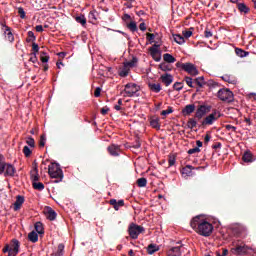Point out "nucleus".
Returning a JSON list of instances; mask_svg holds the SVG:
<instances>
[{
    "instance_id": "44",
    "label": "nucleus",
    "mask_w": 256,
    "mask_h": 256,
    "mask_svg": "<svg viewBox=\"0 0 256 256\" xmlns=\"http://www.w3.org/2000/svg\"><path fill=\"white\" fill-rule=\"evenodd\" d=\"M95 13H97V11L93 10L88 14V18L91 23H95V21H97V17L95 16Z\"/></svg>"
},
{
    "instance_id": "35",
    "label": "nucleus",
    "mask_w": 256,
    "mask_h": 256,
    "mask_svg": "<svg viewBox=\"0 0 256 256\" xmlns=\"http://www.w3.org/2000/svg\"><path fill=\"white\" fill-rule=\"evenodd\" d=\"M150 125L153 129H161V124H159V118H151Z\"/></svg>"
},
{
    "instance_id": "8",
    "label": "nucleus",
    "mask_w": 256,
    "mask_h": 256,
    "mask_svg": "<svg viewBox=\"0 0 256 256\" xmlns=\"http://www.w3.org/2000/svg\"><path fill=\"white\" fill-rule=\"evenodd\" d=\"M231 254L236 256L247 255L251 251V247L247 246L245 243L236 244L234 248H231Z\"/></svg>"
},
{
    "instance_id": "29",
    "label": "nucleus",
    "mask_w": 256,
    "mask_h": 256,
    "mask_svg": "<svg viewBox=\"0 0 256 256\" xmlns=\"http://www.w3.org/2000/svg\"><path fill=\"white\" fill-rule=\"evenodd\" d=\"M120 77H127L129 75V68L123 63V67L118 72Z\"/></svg>"
},
{
    "instance_id": "52",
    "label": "nucleus",
    "mask_w": 256,
    "mask_h": 256,
    "mask_svg": "<svg viewBox=\"0 0 256 256\" xmlns=\"http://www.w3.org/2000/svg\"><path fill=\"white\" fill-rule=\"evenodd\" d=\"M195 153H201V149L199 147H195L188 150V155H195Z\"/></svg>"
},
{
    "instance_id": "1",
    "label": "nucleus",
    "mask_w": 256,
    "mask_h": 256,
    "mask_svg": "<svg viewBox=\"0 0 256 256\" xmlns=\"http://www.w3.org/2000/svg\"><path fill=\"white\" fill-rule=\"evenodd\" d=\"M190 227L202 237H211L213 233V224L203 219L201 216H195L190 222Z\"/></svg>"
},
{
    "instance_id": "32",
    "label": "nucleus",
    "mask_w": 256,
    "mask_h": 256,
    "mask_svg": "<svg viewBox=\"0 0 256 256\" xmlns=\"http://www.w3.org/2000/svg\"><path fill=\"white\" fill-rule=\"evenodd\" d=\"M75 21L80 23L82 27L87 25V18H85V15L76 16Z\"/></svg>"
},
{
    "instance_id": "48",
    "label": "nucleus",
    "mask_w": 256,
    "mask_h": 256,
    "mask_svg": "<svg viewBox=\"0 0 256 256\" xmlns=\"http://www.w3.org/2000/svg\"><path fill=\"white\" fill-rule=\"evenodd\" d=\"M23 153L25 155V157H31V154L33 153L31 151V149L29 148V146H24L23 148Z\"/></svg>"
},
{
    "instance_id": "42",
    "label": "nucleus",
    "mask_w": 256,
    "mask_h": 256,
    "mask_svg": "<svg viewBox=\"0 0 256 256\" xmlns=\"http://www.w3.org/2000/svg\"><path fill=\"white\" fill-rule=\"evenodd\" d=\"M184 81L186 82V84L188 85V87H191L192 89L195 87V85H193V83H195V81L193 82V78L186 76L184 78Z\"/></svg>"
},
{
    "instance_id": "62",
    "label": "nucleus",
    "mask_w": 256,
    "mask_h": 256,
    "mask_svg": "<svg viewBox=\"0 0 256 256\" xmlns=\"http://www.w3.org/2000/svg\"><path fill=\"white\" fill-rule=\"evenodd\" d=\"M211 141V133L207 132L204 138V144L207 145Z\"/></svg>"
},
{
    "instance_id": "23",
    "label": "nucleus",
    "mask_w": 256,
    "mask_h": 256,
    "mask_svg": "<svg viewBox=\"0 0 256 256\" xmlns=\"http://www.w3.org/2000/svg\"><path fill=\"white\" fill-rule=\"evenodd\" d=\"M222 79L223 81H225L226 83H230L231 85H235V83H237V79L232 75L225 74L224 76H222Z\"/></svg>"
},
{
    "instance_id": "59",
    "label": "nucleus",
    "mask_w": 256,
    "mask_h": 256,
    "mask_svg": "<svg viewBox=\"0 0 256 256\" xmlns=\"http://www.w3.org/2000/svg\"><path fill=\"white\" fill-rule=\"evenodd\" d=\"M32 51L37 55V53H39V44L32 42Z\"/></svg>"
},
{
    "instance_id": "49",
    "label": "nucleus",
    "mask_w": 256,
    "mask_h": 256,
    "mask_svg": "<svg viewBox=\"0 0 256 256\" xmlns=\"http://www.w3.org/2000/svg\"><path fill=\"white\" fill-rule=\"evenodd\" d=\"M30 59H29V61L31 62V63H39V59L37 58V54H35V52H32L31 54H30Z\"/></svg>"
},
{
    "instance_id": "53",
    "label": "nucleus",
    "mask_w": 256,
    "mask_h": 256,
    "mask_svg": "<svg viewBox=\"0 0 256 256\" xmlns=\"http://www.w3.org/2000/svg\"><path fill=\"white\" fill-rule=\"evenodd\" d=\"M151 57L154 59V61H156L157 63H159V61H161V53H154V54H150Z\"/></svg>"
},
{
    "instance_id": "28",
    "label": "nucleus",
    "mask_w": 256,
    "mask_h": 256,
    "mask_svg": "<svg viewBox=\"0 0 256 256\" xmlns=\"http://www.w3.org/2000/svg\"><path fill=\"white\" fill-rule=\"evenodd\" d=\"M194 83L200 88L205 87V85H207V82H205V77L203 76L194 79Z\"/></svg>"
},
{
    "instance_id": "2",
    "label": "nucleus",
    "mask_w": 256,
    "mask_h": 256,
    "mask_svg": "<svg viewBox=\"0 0 256 256\" xmlns=\"http://www.w3.org/2000/svg\"><path fill=\"white\" fill-rule=\"evenodd\" d=\"M48 174L51 179H58L55 181V183H61V181H63V170L61 169L59 163L52 162L48 166Z\"/></svg>"
},
{
    "instance_id": "3",
    "label": "nucleus",
    "mask_w": 256,
    "mask_h": 256,
    "mask_svg": "<svg viewBox=\"0 0 256 256\" xmlns=\"http://www.w3.org/2000/svg\"><path fill=\"white\" fill-rule=\"evenodd\" d=\"M176 67L178 69H182V71H185L189 75H192V77L199 75V70H197V66H195V64L191 62H186V63L177 62Z\"/></svg>"
},
{
    "instance_id": "56",
    "label": "nucleus",
    "mask_w": 256,
    "mask_h": 256,
    "mask_svg": "<svg viewBox=\"0 0 256 256\" xmlns=\"http://www.w3.org/2000/svg\"><path fill=\"white\" fill-rule=\"evenodd\" d=\"M204 37H206V39L213 37V32L209 28H206L204 31Z\"/></svg>"
},
{
    "instance_id": "60",
    "label": "nucleus",
    "mask_w": 256,
    "mask_h": 256,
    "mask_svg": "<svg viewBox=\"0 0 256 256\" xmlns=\"http://www.w3.org/2000/svg\"><path fill=\"white\" fill-rule=\"evenodd\" d=\"M146 39H147V41H149L150 43H153V41L155 40V34L147 33V34H146Z\"/></svg>"
},
{
    "instance_id": "22",
    "label": "nucleus",
    "mask_w": 256,
    "mask_h": 256,
    "mask_svg": "<svg viewBox=\"0 0 256 256\" xmlns=\"http://www.w3.org/2000/svg\"><path fill=\"white\" fill-rule=\"evenodd\" d=\"M237 9L240 13H244V15H247L250 11L249 7L245 3H237Z\"/></svg>"
},
{
    "instance_id": "16",
    "label": "nucleus",
    "mask_w": 256,
    "mask_h": 256,
    "mask_svg": "<svg viewBox=\"0 0 256 256\" xmlns=\"http://www.w3.org/2000/svg\"><path fill=\"white\" fill-rule=\"evenodd\" d=\"M109 203H110V205H112V207L115 209V211H119L120 207L125 206V201L124 200L117 201L116 199H111L109 201Z\"/></svg>"
},
{
    "instance_id": "6",
    "label": "nucleus",
    "mask_w": 256,
    "mask_h": 256,
    "mask_svg": "<svg viewBox=\"0 0 256 256\" xmlns=\"http://www.w3.org/2000/svg\"><path fill=\"white\" fill-rule=\"evenodd\" d=\"M141 233H145V228L143 226H139L133 222L129 224L128 234L132 239H139Z\"/></svg>"
},
{
    "instance_id": "39",
    "label": "nucleus",
    "mask_w": 256,
    "mask_h": 256,
    "mask_svg": "<svg viewBox=\"0 0 256 256\" xmlns=\"http://www.w3.org/2000/svg\"><path fill=\"white\" fill-rule=\"evenodd\" d=\"M159 47L161 45L159 44H154L152 47L149 48L150 55H155V53H159Z\"/></svg>"
},
{
    "instance_id": "27",
    "label": "nucleus",
    "mask_w": 256,
    "mask_h": 256,
    "mask_svg": "<svg viewBox=\"0 0 256 256\" xmlns=\"http://www.w3.org/2000/svg\"><path fill=\"white\" fill-rule=\"evenodd\" d=\"M138 59L137 57H133L132 60L124 62V65L128 68L131 69V67H137V63H138Z\"/></svg>"
},
{
    "instance_id": "50",
    "label": "nucleus",
    "mask_w": 256,
    "mask_h": 256,
    "mask_svg": "<svg viewBox=\"0 0 256 256\" xmlns=\"http://www.w3.org/2000/svg\"><path fill=\"white\" fill-rule=\"evenodd\" d=\"M6 165H7V162H5V160H0V175H3V173H5Z\"/></svg>"
},
{
    "instance_id": "54",
    "label": "nucleus",
    "mask_w": 256,
    "mask_h": 256,
    "mask_svg": "<svg viewBox=\"0 0 256 256\" xmlns=\"http://www.w3.org/2000/svg\"><path fill=\"white\" fill-rule=\"evenodd\" d=\"M171 113H173V107L169 106L167 110H163L161 112V115H163L165 117L167 115H171Z\"/></svg>"
},
{
    "instance_id": "26",
    "label": "nucleus",
    "mask_w": 256,
    "mask_h": 256,
    "mask_svg": "<svg viewBox=\"0 0 256 256\" xmlns=\"http://www.w3.org/2000/svg\"><path fill=\"white\" fill-rule=\"evenodd\" d=\"M28 239L31 241V243H37V241H39V234H37L35 231H32L28 234Z\"/></svg>"
},
{
    "instance_id": "9",
    "label": "nucleus",
    "mask_w": 256,
    "mask_h": 256,
    "mask_svg": "<svg viewBox=\"0 0 256 256\" xmlns=\"http://www.w3.org/2000/svg\"><path fill=\"white\" fill-rule=\"evenodd\" d=\"M211 105H200L198 106L196 112H195V118L198 120L203 119V117H205L206 113H210L211 112Z\"/></svg>"
},
{
    "instance_id": "11",
    "label": "nucleus",
    "mask_w": 256,
    "mask_h": 256,
    "mask_svg": "<svg viewBox=\"0 0 256 256\" xmlns=\"http://www.w3.org/2000/svg\"><path fill=\"white\" fill-rule=\"evenodd\" d=\"M107 151L112 157H119L121 155V146L117 144H111L108 146Z\"/></svg>"
},
{
    "instance_id": "61",
    "label": "nucleus",
    "mask_w": 256,
    "mask_h": 256,
    "mask_svg": "<svg viewBox=\"0 0 256 256\" xmlns=\"http://www.w3.org/2000/svg\"><path fill=\"white\" fill-rule=\"evenodd\" d=\"M63 249H65V245L59 244L57 249V255L59 256L63 255Z\"/></svg>"
},
{
    "instance_id": "19",
    "label": "nucleus",
    "mask_w": 256,
    "mask_h": 256,
    "mask_svg": "<svg viewBox=\"0 0 256 256\" xmlns=\"http://www.w3.org/2000/svg\"><path fill=\"white\" fill-rule=\"evenodd\" d=\"M242 160L244 161V163H253V161H254L253 153H251V151L247 150L246 152H244V154L242 156Z\"/></svg>"
},
{
    "instance_id": "33",
    "label": "nucleus",
    "mask_w": 256,
    "mask_h": 256,
    "mask_svg": "<svg viewBox=\"0 0 256 256\" xmlns=\"http://www.w3.org/2000/svg\"><path fill=\"white\" fill-rule=\"evenodd\" d=\"M37 41V37L33 31H28V37L26 38L27 43H35Z\"/></svg>"
},
{
    "instance_id": "17",
    "label": "nucleus",
    "mask_w": 256,
    "mask_h": 256,
    "mask_svg": "<svg viewBox=\"0 0 256 256\" xmlns=\"http://www.w3.org/2000/svg\"><path fill=\"white\" fill-rule=\"evenodd\" d=\"M23 203H25V197L18 195L16 197V201L14 202V211H19V209H21V205H23Z\"/></svg>"
},
{
    "instance_id": "58",
    "label": "nucleus",
    "mask_w": 256,
    "mask_h": 256,
    "mask_svg": "<svg viewBox=\"0 0 256 256\" xmlns=\"http://www.w3.org/2000/svg\"><path fill=\"white\" fill-rule=\"evenodd\" d=\"M18 15L20 16L21 19H25L26 14H25V10L23 9V7L18 8Z\"/></svg>"
},
{
    "instance_id": "14",
    "label": "nucleus",
    "mask_w": 256,
    "mask_h": 256,
    "mask_svg": "<svg viewBox=\"0 0 256 256\" xmlns=\"http://www.w3.org/2000/svg\"><path fill=\"white\" fill-rule=\"evenodd\" d=\"M191 113H195V104H188L182 110V115L184 117H189V115H191Z\"/></svg>"
},
{
    "instance_id": "64",
    "label": "nucleus",
    "mask_w": 256,
    "mask_h": 256,
    "mask_svg": "<svg viewBox=\"0 0 256 256\" xmlns=\"http://www.w3.org/2000/svg\"><path fill=\"white\" fill-rule=\"evenodd\" d=\"M132 147L134 149H139L141 147V141L139 140V138L136 139V141Z\"/></svg>"
},
{
    "instance_id": "37",
    "label": "nucleus",
    "mask_w": 256,
    "mask_h": 256,
    "mask_svg": "<svg viewBox=\"0 0 256 256\" xmlns=\"http://www.w3.org/2000/svg\"><path fill=\"white\" fill-rule=\"evenodd\" d=\"M32 186L36 191H43V189H45V184L42 182H34L32 183Z\"/></svg>"
},
{
    "instance_id": "41",
    "label": "nucleus",
    "mask_w": 256,
    "mask_h": 256,
    "mask_svg": "<svg viewBox=\"0 0 256 256\" xmlns=\"http://www.w3.org/2000/svg\"><path fill=\"white\" fill-rule=\"evenodd\" d=\"M138 187H147V178H139L137 180Z\"/></svg>"
},
{
    "instance_id": "31",
    "label": "nucleus",
    "mask_w": 256,
    "mask_h": 256,
    "mask_svg": "<svg viewBox=\"0 0 256 256\" xmlns=\"http://www.w3.org/2000/svg\"><path fill=\"white\" fill-rule=\"evenodd\" d=\"M173 39L178 45H183V43H185V37L181 36V34H174Z\"/></svg>"
},
{
    "instance_id": "30",
    "label": "nucleus",
    "mask_w": 256,
    "mask_h": 256,
    "mask_svg": "<svg viewBox=\"0 0 256 256\" xmlns=\"http://www.w3.org/2000/svg\"><path fill=\"white\" fill-rule=\"evenodd\" d=\"M158 69L167 73V71H172L173 68L167 62H162L159 64Z\"/></svg>"
},
{
    "instance_id": "21",
    "label": "nucleus",
    "mask_w": 256,
    "mask_h": 256,
    "mask_svg": "<svg viewBox=\"0 0 256 256\" xmlns=\"http://www.w3.org/2000/svg\"><path fill=\"white\" fill-rule=\"evenodd\" d=\"M148 87L150 89V91H152L153 93H160L161 92V84L159 83H148Z\"/></svg>"
},
{
    "instance_id": "46",
    "label": "nucleus",
    "mask_w": 256,
    "mask_h": 256,
    "mask_svg": "<svg viewBox=\"0 0 256 256\" xmlns=\"http://www.w3.org/2000/svg\"><path fill=\"white\" fill-rule=\"evenodd\" d=\"M183 89V82H176L173 85L174 91H181Z\"/></svg>"
},
{
    "instance_id": "55",
    "label": "nucleus",
    "mask_w": 256,
    "mask_h": 256,
    "mask_svg": "<svg viewBox=\"0 0 256 256\" xmlns=\"http://www.w3.org/2000/svg\"><path fill=\"white\" fill-rule=\"evenodd\" d=\"M182 34H183L184 39H189V37H191V35H193V31H191V30H184L182 32Z\"/></svg>"
},
{
    "instance_id": "4",
    "label": "nucleus",
    "mask_w": 256,
    "mask_h": 256,
    "mask_svg": "<svg viewBox=\"0 0 256 256\" xmlns=\"http://www.w3.org/2000/svg\"><path fill=\"white\" fill-rule=\"evenodd\" d=\"M223 114L217 109H213L212 113L206 116L201 122L202 127H207V125H213L215 121H218Z\"/></svg>"
},
{
    "instance_id": "57",
    "label": "nucleus",
    "mask_w": 256,
    "mask_h": 256,
    "mask_svg": "<svg viewBox=\"0 0 256 256\" xmlns=\"http://www.w3.org/2000/svg\"><path fill=\"white\" fill-rule=\"evenodd\" d=\"M26 143L29 145V147H35V139H33V137H28Z\"/></svg>"
},
{
    "instance_id": "20",
    "label": "nucleus",
    "mask_w": 256,
    "mask_h": 256,
    "mask_svg": "<svg viewBox=\"0 0 256 256\" xmlns=\"http://www.w3.org/2000/svg\"><path fill=\"white\" fill-rule=\"evenodd\" d=\"M46 217L49 221H55V219H57V212L51 207H48Z\"/></svg>"
},
{
    "instance_id": "24",
    "label": "nucleus",
    "mask_w": 256,
    "mask_h": 256,
    "mask_svg": "<svg viewBox=\"0 0 256 256\" xmlns=\"http://www.w3.org/2000/svg\"><path fill=\"white\" fill-rule=\"evenodd\" d=\"M34 229H35L36 233H38L39 235L45 234V229L43 228V223H41V222H36L34 224Z\"/></svg>"
},
{
    "instance_id": "5",
    "label": "nucleus",
    "mask_w": 256,
    "mask_h": 256,
    "mask_svg": "<svg viewBox=\"0 0 256 256\" xmlns=\"http://www.w3.org/2000/svg\"><path fill=\"white\" fill-rule=\"evenodd\" d=\"M141 87L135 83H127L122 93H125L124 97H139V91Z\"/></svg>"
},
{
    "instance_id": "25",
    "label": "nucleus",
    "mask_w": 256,
    "mask_h": 256,
    "mask_svg": "<svg viewBox=\"0 0 256 256\" xmlns=\"http://www.w3.org/2000/svg\"><path fill=\"white\" fill-rule=\"evenodd\" d=\"M159 251V246L157 244H150L147 247V253L148 255H153L154 253H157Z\"/></svg>"
},
{
    "instance_id": "10",
    "label": "nucleus",
    "mask_w": 256,
    "mask_h": 256,
    "mask_svg": "<svg viewBox=\"0 0 256 256\" xmlns=\"http://www.w3.org/2000/svg\"><path fill=\"white\" fill-rule=\"evenodd\" d=\"M10 247V256H17L19 253V247H21V243L17 239H13L9 245Z\"/></svg>"
},
{
    "instance_id": "15",
    "label": "nucleus",
    "mask_w": 256,
    "mask_h": 256,
    "mask_svg": "<svg viewBox=\"0 0 256 256\" xmlns=\"http://www.w3.org/2000/svg\"><path fill=\"white\" fill-rule=\"evenodd\" d=\"M4 35L6 41H9V43H13V41H15V36L13 35V32H11V27L6 26V29L4 30Z\"/></svg>"
},
{
    "instance_id": "36",
    "label": "nucleus",
    "mask_w": 256,
    "mask_h": 256,
    "mask_svg": "<svg viewBox=\"0 0 256 256\" xmlns=\"http://www.w3.org/2000/svg\"><path fill=\"white\" fill-rule=\"evenodd\" d=\"M235 53H236L237 57H247L249 55V52H247L241 48H236Z\"/></svg>"
},
{
    "instance_id": "47",
    "label": "nucleus",
    "mask_w": 256,
    "mask_h": 256,
    "mask_svg": "<svg viewBox=\"0 0 256 256\" xmlns=\"http://www.w3.org/2000/svg\"><path fill=\"white\" fill-rule=\"evenodd\" d=\"M191 171H193V166L187 165L186 167L183 168V173L185 175H191Z\"/></svg>"
},
{
    "instance_id": "13",
    "label": "nucleus",
    "mask_w": 256,
    "mask_h": 256,
    "mask_svg": "<svg viewBox=\"0 0 256 256\" xmlns=\"http://www.w3.org/2000/svg\"><path fill=\"white\" fill-rule=\"evenodd\" d=\"M160 81L165 85V87H169L171 83H173V75L169 73H165L160 76Z\"/></svg>"
},
{
    "instance_id": "38",
    "label": "nucleus",
    "mask_w": 256,
    "mask_h": 256,
    "mask_svg": "<svg viewBox=\"0 0 256 256\" xmlns=\"http://www.w3.org/2000/svg\"><path fill=\"white\" fill-rule=\"evenodd\" d=\"M187 127L188 129H195V127H197V121L195 120V118H189L187 122Z\"/></svg>"
},
{
    "instance_id": "45",
    "label": "nucleus",
    "mask_w": 256,
    "mask_h": 256,
    "mask_svg": "<svg viewBox=\"0 0 256 256\" xmlns=\"http://www.w3.org/2000/svg\"><path fill=\"white\" fill-rule=\"evenodd\" d=\"M128 29L132 32V33H135V31H137V23L135 22H130L128 25H127Z\"/></svg>"
},
{
    "instance_id": "43",
    "label": "nucleus",
    "mask_w": 256,
    "mask_h": 256,
    "mask_svg": "<svg viewBox=\"0 0 256 256\" xmlns=\"http://www.w3.org/2000/svg\"><path fill=\"white\" fill-rule=\"evenodd\" d=\"M35 174H31V181H32V184L33 183H37L39 182V174L37 173V168H35Z\"/></svg>"
},
{
    "instance_id": "7",
    "label": "nucleus",
    "mask_w": 256,
    "mask_h": 256,
    "mask_svg": "<svg viewBox=\"0 0 256 256\" xmlns=\"http://www.w3.org/2000/svg\"><path fill=\"white\" fill-rule=\"evenodd\" d=\"M218 99L224 101V103H233L234 95L233 92L227 88H222L217 93Z\"/></svg>"
},
{
    "instance_id": "63",
    "label": "nucleus",
    "mask_w": 256,
    "mask_h": 256,
    "mask_svg": "<svg viewBox=\"0 0 256 256\" xmlns=\"http://www.w3.org/2000/svg\"><path fill=\"white\" fill-rule=\"evenodd\" d=\"M175 161H176L175 156H170L168 160L169 167H173V165H175Z\"/></svg>"
},
{
    "instance_id": "34",
    "label": "nucleus",
    "mask_w": 256,
    "mask_h": 256,
    "mask_svg": "<svg viewBox=\"0 0 256 256\" xmlns=\"http://www.w3.org/2000/svg\"><path fill=\"white\" fill-rule=\"evenodd\" d=\"M163 59L165 61V63H175V61H177V59H175L173 57V55L166 53L163 55Z\"/></svg>"
},
{
    "instance_id": "40",
    "label": "nucleus",
    "mask_w": 256,
    "mask_h": 256,
    "mask_svg": "<svg viewBox=\"0 0 256 256\" xmlns=\"http://www.w3.org/2000/svg\"><path fill=\"white\" fill-rule=\"evenodd\" d=\"M40 61H42V63H48L49 55H47L45 52H40Z\"/></svg>"
},
{
    "instance_id": "12",
    "label": "nucleus",
    "mask_w": 256,
    "mask_h": 256,
    "mask_svg": "<svg viewBox=\"0 0 256 256\" xmlns=\"http://www.w3.org/2000/svg\"><path fill=\"white\" fill-rule=\"evenodd\" d=\"M17 170L12 164L6 163L4 170V177H15Z\"/></svg>"
},
{
    "instance_id": "51",
    "label": "nucleus",
    "mask_w": 256,
    "mask_h": 256,
    "mask_svg": "<svg viewBox=\"0 0 256 256\" xmlns=\"http://www.w3.org/2000/svg\"><path fill=\"white\" fill-rule=\"evenodd\" d=\"M45 141H47V138H45V134H42L39 140V147L41 148L45 147Z\"/></svg>"
},
{
    "instance_id": "18",
    "label": "nucleus",
    "mask_w": 256,
    "mask_h": 256,
    "mask_svg": "<svg viewBox=\"0 0 256 256\" xmlns=\"http://www.w3.org/2000/svg\"><path fill=\"white\" fill-rule=\"evenodd\" d=\"M167 256H181V246L170 248L167 252Z\"/></svg>"
}]
</instances>
